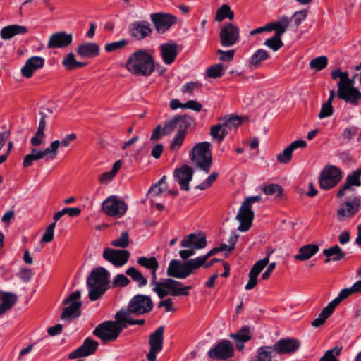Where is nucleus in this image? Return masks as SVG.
I'll return each mask as SVG.
<instances>
[{
    "label": "nucleus",
    "instance_id": "f257e3e1",
    "mask_svg": "<svg viewBox=\"0 0 361 361\" xmlns=\"http://www.w3.org/2000/svg\"><path fill=\"white\" fill-rule=\"evenodd\" d=\"M300 346V342L296 338H281L273 345L259 347L257 350L256 358L250 361H272L274 353L278 355H291L295 353Z\"/></svg>",
    "mask_w": 361,
    "mask_h": 361
},
{
    "label": "nucleus",
    "instance_id": "f03ea898",
    "mask_svg": "<svg viewBox=\"0 0 361 361\" xmlns=\"http://www.w3.org/2000/svg\"><path fill=\"white\" fill-rule=\"evenodd\" d=\"M125 67L131 74L145 77L151 75L155 68L153 56L145 49H138L132 53Z\"/></svg>",
    "mask_w": 361,
    "mask_h": 361
},
{
    "label": "nucleus",
    "instance_id": "7ed1b4c3",
    "mask_svg": "<svg viewBox=\"0 0 361 361\" xmlns=\"http://www.w3.org/2000/svg\"><path fill=\"white\" fill-rule=\"evenodd\" d=\"M331 75L333 80L340 79L337 85L338 98L353 106H357L361 101V92L354 87V80L349 78L348 72L336 69L331 71Z\"/></svg>",
    "mask_w": 361,
    "mask_h": 361
},
{
    "label": "nucleus",
    "instance_id": "20e7f679",
    "mask_svg": "<svg viewBox=\"0 0 361 361\" xmlns=\"http://www.w3.org/2000/svg\"><path fill=\"white\" fill-rule=\"evenodd\" d=\"M110 274L102 267L94 269L87 279L89 288L88 296L91 301H95L101 298L109 288Z\"/></svg>",
    "mask_w": 361,
    "mask_h": 361
},
{
    "label": "nucleus",
    "instance_id": "39448f33",
    "mask_svg": "<svg viewBox=\"0 0 361 361\" xmlns=\"http://www.w3.org/2000/svg\"><path fill=\"white\" fill-rule=\"evenodd\" d=\"M115 321H106L99 324L93 331V334L103 342L114 341L118 338L124 329H126L122 322L120 312H117Z\"/></svg>",
    "mask_w": 361,
    "mask_h": 361
},
{
    "label": "nucleus",
    "instance_id": "423d86ee",
    "mask_svg": "<svg viewBox=\"0 0 361 361\" xmlns=\"http://www.w3.org/2000/svg\"><path fill=\"white\" fill-rule=\"evenodd\" d=\"M210 143L203 142L197 144L191 150L190 157L193 164L208 173L210 171L212 161Z\"/></svg>",
    "mask_w": 361,
    "mask_h": 361
},
{
    "label": "nucleus",
    "instance_id": "0eeeda50",
    "mask_svg": "<svg viewBox=\"0 0 361 361\" xmlns=\"http://www.w3.org/2000/svg\"><path fill=\"white\" fill-rule=\"evenodd\" d=\"M199 268L195 258L186 259L184 262L172 259L169 262L166 273L171 277L184 279L194 274Z\"/></svg>",
    "mask_w": 361,
    "mask_h": 361
},
{
    "label": "nucleus",
    "instance_id": "6e6552de",
    "mask_svg": "<svg viewBox=\"0 0 361 361\" xmlns=\"http://www.w3.org/2000/svg\"><path fill=\"white\" fill-rule=\"evenodd\" d=\"M180 245L186 249L179 251L180 257L183 260H186L195 254V250L207 246L206 236L202 233H190L183 238Z\"/></svg>",
    "mask_w": 361,
    "mask_h": 361
},
{
    "label": "nucleus",
    "instance_id": "1a4fd4ad",
    "mask_svg": "<svg viewBox=\"0 0 361 361\" xmlns=\"http://www.w3.org/2000/svg\"><path fill=\"white\" fill-rule=\"evenodd\" d=\"M153 307L154 304L150 296L137 294L129 300L127 308H121L118 312H126L140 316L150 312Z\"/></svg>",
    "mask_w": 361,
    "mask_h": 361
},
{
    "label": "nucleus",
    "instance_id": "9d476101",
    "mask_svg": "<svg viewBox=\"0 0 361 361\" xmlns=\"http://www.w3.org/2000/svg\"><path fill=\"white\" fill-rule=\"evenodd\" d=\"M81 292L76 290L70 294L63 301V305H67L62 310L61 319L62 320L74 319L81 315L82 303L80 301Z\"/></svg>",
    "mask_w": 361,
    "mask_h": 361
},
{
    "label": "nucleus",
    "instance_id": "9b49d317",
    "mask_svg": "<svg viewBox=\"0 0 361 361\" xmlns=\"http://www.w3.org/2000/svg\"><path fill=\"white\" fill-rule=\"evenodd\" d=\"M342 178L341 169L334 165L326 166L319 176V186L327 190L335 187Z\"/></svg>",
    "mask_w": 361,
    "mask_h": 361
},
{
    "label": "nucleus",
    "instance_id": "f8f14e48",
    "mask_svg": "<svg viewBox=\"0 0 361 361\" xmlns=\"http://www.w3.org/2000/svg\"><path fill=\"white\" fill-rule=\"evenodd\" d=\"M234 347L231 341L223 339L211 348L207 356L214 360H226L234 356Z\"/></svg>",
    "mask_w": 361,
    "mask_h": 361
},
{
    "label": "nucleus",
    "instance_id": "ddd939ff",
    "mask_svg": "<svg viewBox=\"0 0 361 361\" xmlns=\"http://www.w3.org/2000/svg\"><path fill=\"white\" fill-rule=\"evenodd\" d=\"M361 198L359 196H354L352 198L341 204L337 210L336 217L339 221H344L346 219L355 216L360 210Z\"/></svg>",
    "mask_w": 361,
    "mask_h": 361
},
{
    "label": "nucleus",
    "instance_id": "4468645a",
    "mask_svg": "<svg viewBox=\"0 0 361 361\" xmlns=\"http://www.w3.org/2000/svg\"><path fill=\"white\" fill-rule=\"evenodd\" d=\"M221 44L224 47L233 46L240 38L239 28L231 23H225L219 32Z\"/></svg>",
    "mask_w": 361,
    "mask_h": 361
},
{
    "label": "nucleus",
    "instance_id": "2eb2a0df",
    "mask_svg": "<svg viewBox=\"0 0 361 361\" xmlns=\"http://www.w3.org/2000/svg\"><path fill=\"white\" fill-rule=\"evenodd\" d=\"M102 209L108 216L121 217L126 213L127 206L123 201L111 196L104 200Z\"/></svg>",
    "mask_w": 361,
    "mask_h": 361
},
{
    "label": "nucleus",
    "instance_id": "dca6fc26",
    "mask_svg": "<svg viewBox=\"0 0 361 361\" xmlns=\"http://www.w3.org/2000/svg\"><path fill=\"white\" fill-rule=\"evenodd\" d=\"M151 20L159 33H164L169 27L176 24L177 18L169 13H156L151 15Z\"/></svg>",
    "mask_w": 361,
    "mask_h": 361
},
{
    "label": "nucleus",
    "instance_id": "f3484780",
    "mask_svg": "<svg viewBox=\"0 0 361 361\" xmlns=\"http://www.w3.org/2000/svg\"><path fill=\"white\" fill-rule=\"evenodd\" d=\"M103 257L116 267H121L125 264L129 257L130 252L126 250H114L106 248L102 255Z\"/></svg>",
    "mask_w": 361,
    "mask_h": 361
},
{
    "label": "nucleus",
    "instance_id": "a211bd4d",
    "mask_svg": "<svg viewBox=\"0 0 361 361\" xmlns=\"http://www.w3.org/2000/svg\"><path fill=\"white\" fill-rule=\"evenodd\" d=\"M193 173L192 169L186 164L183 165L180 168H178L174 171L173 177L179 183L182 190H189V183L192 178Z\"/></svg>",
    "mask_w": 361,
    "mask_h": 361
},
{
    "label": "nucleus",
    "instance_id": "6ab92c4d",
    "mask_svg": "<svg viewBox=\"0 0 361 361\" xmlns=\"http://www.w3.org/2000/svg\"><path fill=\"white\" fill-rule=\"evenodd\" d=\"M236 219L240 223L238 226V230L242 232L247 231L252 226L254 219V212L251 209V207L243 202L236 216Z\"/></svg>",
    "mask_w": 361,
    "mask_h": 361
},
{
    "label": "nucleus",
    "instance_id": "aec40b11",
    "mask_svg": "<svg viewBox=\"0 0 361 361\" xmlns=\"http://www.w3.org/2000/svg\"><path fill=\"white\" fill-rule=\"evenodd\" d=\"M72 42V34H68L66 32H59L51 35L47 47L49 49H63L71 45Z\"/></svg>",
    "mask_w": 361,
    "mask_h": 361
},
{
    "label": "nucleus",
    "instance_id": "412c9836",
    "mask_svg": "<svg viewBox=\"0 0 361 361\" xmlns=\"http://www.w3.org/2000/svg\"><path fill=\"white\" fill-rule=\"evenodd\" d=\"M361 169H357L349 173L346 178L345 184L337 192L336 196L341 198L345 195L348 190L353 191V186L360 187L361 185Z\"/></svg>",
    "mask_w": 361,
    "mask_h": 361
},
{
    "label": "nucleus",
    "instance_id": "4be33fe9",
    "mask_svg": "<svg viewBox=\"0 0 361 361\" xmlns=\"http://www.w3.org/2000/svg\"><path fill=\"white\" fill-rule=\"evenodd\" d=\"M129 32L132 37L142 40L152 33V29L150 27L149 22H135L130 25Z\"/></svg>",
    "mask_w": 361,
    "mask_h": 361
},
{
    "label": "nucleus",
    "instance_id": "5701e85b",
    "mask_svg": "<svg viewBox=\"0 0 361 361\" xmlns=\"http://www.w3.org/2000/svg\"><path fill=\"white\" fill-rule=\"evenodd\" d=\"M45 63L44 58L40 56H32L29 58L21 68L23 76L30 78L33 75L35 71L42 68Z\"/></svg>",
    "mask_w": 361,
    "mask_h": 361
},
{
    "label": "nucleus",
    "instance_id": "b1692460",
    "mask_svg": "<svg viewBox=\"0 0 361 361\" xmlns=\"http://www.w3.org/2000/svg\"><path fill=\"white\" fill-rule=\"evenodd\" d=\"M161 56L163 61L171 64L178 55V45L176 43H165L160 46Z\"/></svg>",
    "mask_w": 361,
    "mask_h": 361
},
{
    "label": "nucleus",
    "instance_id": "393cba45",
    "mask_svg": "<svg viewBox=\"0 0 361 361\" xmlns=\"http://www.w3.org/2000/svg\"><path fill=\"white\" fill-rule=\"evenodd\" d=\"M99 46L94 42H86L80 44L76 52L81 58H94L99 54Z\"/></svg>",
    "mask_w": 361,
    "mask_h": 361
},
{
    "label": "nucleus",
    "instance_id": "a878e982",
    "mask_svg": "<svg viewBox=\"0 0 361 361\" xmlns=\"http://www.w3.org/2000/svg\"><path fill=\"white\" fill-rule=\"evenodd\" d=\"M306 146L307 143L305 140H298L293 141L288 147H286L281 153L277 155V160L280 163L287 164L290 161L294 149L297 148H305Z\"/></svg>",
    "mask_w": 361,
    "mask_h": 361
},
{
    "label": "nucleus",
    "instance_id": "bb28decb",
    "mask_svg": "<svg viewBox=\"0 0 361 361\" xmlns=\"http://www.w3.org/2000/svg\"><path fill=\"white\" fill-rule=\"evenodd\" d=\"M168 290H170V295L172 296H187L189 295V290L192 288L191 286H185L178 281L172 279H167Z\"/></svg>",
    "mask_w": 361,
    "mask_h": 361
},
{
    "label": "nucleus",
    "instance_id": "cd10ccee",
    "mask_svg": "<svg viewBox=\"0 0 361 361\" xmlns=\"http://www.w3.org/2000/svg\"><path fill=\"white\" fill-rule=\"evenodd\" d=\"M265 261H257L252 267L249 273V280L245 288L246 290H251L254 288L257 284V276L260 272L265 268Z\"/></svg>",
    "mask_w": 361,
    "mask_h": 361
},
{
    "label": "nucleus",
    "instance_id": "c85d7f7f",
    "mask_svg": "<svg viewBox=\"0 0 361 361\" xmlns=\"http://www.w3.org/2000/svg\"><path fill=\"white\" fill-rule=\"evenodd\" d=\"M28 32L26 26L11 25L4 27L1 30V37L3 39H10L16 35H24Z\"/></svg>",
    "mask_w": 361,
    "mask_h": 361
},
{
    "label": "nucleus",
    "instance_id": "c756f323",
    "mask_svg": "<svg viewBox=\"0 0 361 361\" xmlns=\"http://www.w3.org/2000/svg\"><path fill=\"white\" fill-rule=\"evenodd\" d=\"M164 326L158 327L149 338V343L151 349L161 351L164 343Z\"/></svg>",
    "mask_w": 361,
    "mask_h": 361
},
{
    "label": "nucleus",
    "instance_id": "7c9ffc66",
    "mask_svg": "<svg viewBox=\"0 0 361 361\" xmlns=\"http://www.w3.org/2000/svg\"><path fill=\"white\" fill-rule=\"evenodd\" d=\"M17 296L12 293L0 291V315L12 308L17 302Z\"/></svg>",
    "mask_w": 361,
    "mask_h": 361
},
{
    "label": "nucleus",
    "instance_id": "2f4dec72",
    "mask_svg": "<svg viewBox=\"0 0 361 361\" xmlns=\"http://www.w3.org/2000/svg\"><path fill=\"white\" fill-rule=\"evenodd\" d=\"M323 255L326 257V259L324 260L325 264H327L331 261L342 260L345 257V253L338 245L324 249L323 250Z\"/></svg>",
    "mask_w": 361,
    "mask_h": 361
},
{
    "label": "nucleus",
    "instance_id": "473e14b6",
    "mask_svg": "<svg viewBox=\"0 0 361 361\" xmlns=\"http://www.w3.org/2000/svg\"><path fill=\"white\" fill-rule=\"evenodd\" d=\"M137 262L141 267L149 270L152 279H157L156 272L159 268V262L155 257H140L137 259Z\"/></svg>",
    "mask_w": 361,
    "mask_h": 361
},
{
    "label": "nucleus",
    "instance_id": "72a5a7b5",
    "mask_svg": "<svg viewBox=\"0 0 361 361\" xmlns=\"http://www.w3.org/2000/svg\"><path fill=\"white\" fill-rule=\"evenodd\" d=\"M319 251V246L315 244H308L299 249L298 254L294 256L297 260L305 261L310 259Z\"/></svg>",
    "mask_w": 361,
    "mask_h": 361
},
{
    "label": "nucleus",
    "instance_id": "f704fd0d",
    "mask_svg": "<svg viewBox=\"0 0 361 361\" xmlns=\"http://www.w3.org/2000/svg\"><path fill=\"white\" fill-rule=\"evenodd\" d=\"M289 24V18L286 16H283L276 22L269 23V25L270 31L274 30L275 33L282 35L286 31Z\"/></svg>",
    "mask_w": 361,
    "mask_h": 361
},
{
    "label": "nucleus",
    "instance_id": "c9c22d12",
    "mask_svg": "<svg viewBox=\"0 0 361 361\" xmlns=\"http://www.w3.org/2000/svg\"><path fill=\"white\" fill-rule=\"evenodd\" d=\"M62 65L67 71H72L86 66L85 63L76 61L73 52H69L63 59Z\"/></svg>",
    "mask_w": 361,
    "mask_h": 361
},
{
    "label": "nucleus",
    "instance_id": "e433bc0d",
    "mask_svg": "<svg viewBox=\"0 0 361 361\" xmlns=\"http://www.w3.org/2000/svg\"><path fill=\"white\" fill-rule=\"evenodd\" d=\"M168 281L167 279L162 282L157 281V279L152 280L151 285L153 286L152 290L154 291L159 298L162 299L164 297L170 295V290L167 288Z\"/></svg>",
    "mask_w": 361,
    "mask_h": 361
},
{
    "label": "nucleus",
    "instance_id": "4c0bfd02",
    "mask_svg": "<svg viewBox=\"0 0 361 361\" xmlns=\"http://www.w3.org/2000/svg\"><path fill=\"white\" fill-rule=\"evenodd\" d=\"M269 56V54L266 50L258 49L252 55L249 61L250 66L259 68L262 62L267 60Z\"/></svg>",
    "mask_w": 361,
    "mask_h": 361
},
{
    "label": "nucleus",
    "instance_id": "58836bf2",
    "mask_svg": "<svg viewBox=\"0 0 361 361\" xmlns=\"http://www.w3.org/2000/svg\"><path fill=\"white\" fill-rule=\"evenodd\" d=\"M334 310L328 304L323 308L319 315V317L311 322V325L314 328H318L323 325L325 321L333 314Z\"/></svg>",
    "mask_w": 361,
    "mask_h": 361
},
{
    "label": "nucleus",
    "instance_id": "ea45409f",
    "mask_svg": "<svg viewBox=\"0 0 361 361\" xmlns=\"http://www.w3.org/2000/svg\"><path fill=\"white\" fill-rule=\"evenodd\" d=\"M234 18V13L228 4H223L216 11L215 16V20L221 22L225 18L233 20Z\"/></svg>",
    "mask_w": 361,
    "mask_h": 361
},
{
    "label": "nucleus",
    "instance_id": "a19ab883",
    "mask_svg": "<svg viewBox=\"0 0 361 361\" xmlns=\"http://www.w3.org/2000/svg\"><path fill=\"white\" fill-rule=\"evenodd\" d=\"M166 189V176H164L159 181L152 185L148 190V195L157 197Z\"/></svg>",
    "mask_w": 361,
    "mask_h": 361
},
{
    "label": "nucleus",
    "instance_id": "79ce46f5",
    "mask_svg": "<svg viewBox=\"0 0 361 361\" xmlns=\"http://www.w3.org/2000/svg\"><path fill=\"white\" fill-rule=\"evenodd\" d=\"M228 133L222 123L212 126L210 129V135L219 142H222Z\"/></svg>",
    "mask_w": 361,
    "mask_h": 361
},
{
    "label": "nucleus",
    "instance_id": "37998d69",
    "mask_svg": "<svg viewBox=\"0 0 361 361\" xmlns=\"http://www.w3.org/2000/svg\"><path fill=\"white\" fill-rule=\"evenodd\" d=\"M126 274L130 276L131 279L138 284L139 287H143L147 283V281L143 274L134 267L128 268L126 271Z\"/></svg>",
    "mask_w": 361,
    "mask_h": 361
},
{
    "label": "nucleus",
    "instance_id": "c03bdc74",
    "mask_svg": "<svg viewBox=\"0 0 361 361\" xmlns=\"http://www.w3.org/2000/svg\"><path fill=\"white\" fill-rule=\"evenodd\" d=\"M59 147V140H54L50 144L49 147L44 150H39L42 159L47 157V159H54L57 155Z\"/></svg>",
    "mask_w": 361,
    "mask_h": 361
},
{
    "label": "nucleus",
    "instance_id": "a18cd8bd",
    "mask_svg": "<svg viewBox=\"0 0 361 361\" xmlns=\"http://www.w3.org/2000/svg\"><path fill=\"white\" fill-rule=\"evenodd\" d=\"M81 209L78 207H66L54 214V222H56L64 215L68 214L71 217L78 216L80 214Z\"/></svg>",
    "mask_w": 361,
    "mask_h": 361
},
{
    "label": "nucleus",
    "instance_id": "49530a36",
    "mask_svg": "<svg viewBox=\"0 0 361 361\" xmlns=\"http://www.w3.org/2000/svg\"><path fill=\"white\" fill-rule=\"evenodd\" d=\"M355 293L353 287L342 289L338 295L334 298L329 305L334 309L345 298H348L352 294Z\"/></svg>",
    "mask_w": 361,
    "mask_h": 361
},
{
    "label": "nucleus",
    "instance_id": "de8ad7c7",
    "mask_svg": "<svg viewBox=\"0 0 361 361\" xmlns=\"http://www.w3.org/2000/svg\"><path fill=\"white\" fill-rule=\"evenodd\" d=\"M230 337L235 341L247 342L251 339L250 328L245 326L237 333L231 334Z\"/></svg>",
    "mask_w": 361,
    "mask_h": 361
},
{
    "label": "nucleus",
    "instance_id": "09e8293b",
    "mask_svg": "<svg viewBox=\"0 0 361 361\" xmlns=\"http://www.w3.org/2000/svg\"><path fill=\"white\" fill-rule=\"evenodd\" d=\"M226 247V244L222 243L219 247H214V248L212 249L206 255L196 257L195 259H196V261H197L200 268L205 264L207 260L210 257H212L214 255H216V253H218L219 252L225 251Z\"/></svg>",
    "mask_w": 361,
    "mask_h": 361
},
{
    "label": "nucleus",
    "instance_id": "8fccbe9b",
    "mask_svg": "<svg viewBox=\"0 0 361 361\" xmlns=\"http://www.w3.org/2000/svg\"><path fill=\"white\" fill-rule=\"evenodd\" d=\"M176 122L178 130L185 133V130L194 123V120L189 116L183 115L176 117Z\"/></svg>",
    "mask_w": 361,
    "mask_h": 361
},
{
    "label": "nucleus",
    "instance_id": "3c124183",
    "mask_svg": "<svg viewBox=\"0 0 361 361\" xmlns=\"http://www.w3.org/2000/svg\"><path fill=\"white\" fill-rule=\"evenodd\" d=\"M281 36L282 35L274 33V36L267 39L264 42V44L273 51H276L283 46V42L281 39Z\"/></svg>",
    "mask_w": 361,
    "mask_h": 361
},
{
    "label": "nucleus",
    "instance_id": "603ef678",
    "mask_svg": "<svg viewBox=\"0 0 361 361\" xmlns=\"http://www.w3.org/2000/svg\"><path fill=\"white\" fill-rule=\"evenodd\" d=\"M42 159L39 149L32 148L31 153L25 156L23 159V166L27 168L32 165L34 161H37Z\"/></svg>",
    "mask_w": 361,
    "mask_h": 361
},
{
    "label": "nucleus",
    "instance_id": "864d4df0",
    "mask_svg": "<svg viewBox=\"0 0 361 361\" xmlns=\"http://www.w3.org/2000/svg\"><path fill=\"white\" fill-rule=\"evenodd\" d=\"M342 349V346L336 345L334 348L326 351L320 358V361H338L336 357L341 355Z\"/></svg>",
    "mask_w": 361,
    "mask_h": 361
},
{
    "label": "nucleus",
    "instance_id": "5fc2aeb1",
    "mask_svg": "<svg viewBox=\"0 0 361 361\" xmlns=\"http://www.w3.org/2000/svg\"><path fill=\"white\" fill-rule=\"evenodd\" d=\"M262 191L267 195H276V197H279L282 196L283 189L278 184L271 183L264 186Z\"/></svg>",
    "mask_w": 361,
    "mask_h": 361
},
{
    "label": "nucleus",
    "instance_id": "6e6d98bb",
    "mask_svg": "<svg viewBox=\"0 0 361 361\" xmlns=\"http://www.w3.org/2000/svg\"><path fill=\"white\" fill-rule=\"evenodd\" d=\"M328 59L326 56H321L312 59L310 63V67L317 71H321L326 67Z\"/></svg>",
    "mask_w": 361,
    "mask_h": 361
},
{
    "label": "nucleus",
    "instance_id": "4d7b16f0",
    "mask_svg": "<svg viewBox=\"0 0 361 361\" xmlns=\"http://www.w3.org/2000/svg\"><path fill=\"white\" fill-rule=\"evenodd\" d=\"M120 314L122 318L123 323L126 325V328L128 325H143L145 322V319H134L132 318V315L133 314L128 313L126 312H120Z\"/></svg>",
    "mask_w": 361,
    "mask_h": 361
},
{
    "label": "nucleus",
    "instance_id": "13d9d810",
    "mask_svg": "<svg viewBox=\"0 0 361 361\" xmlns=\"http://www.w3.org/2000/svg\"><path fill=\"white\" fill-rule=\"evenodd\" d=\"M185 137V133L182 130H178L175 137L171 141L170 148L172 151H177L182 146Z\"/></svg>",
    "mask_w": 361,
    "mask_h": 361
},
{
    "label": "nucleus",
    "instance_id": "bf43d9fd",
    "mask_svg": "<svg viewBox=\"0 0 361 361\" xmlns=\"http://www.w3.org/2000/svg\"><path fill=\"white\" fill-rule=\"evenodd\" d=\"M224 66L221 63H217L209 67L207 70V75L211 78H220L223 75Z\"/></svg>",
    "mask_w": 361,
    "mask_h": 361
},
{
    "label": "nucleus",
    "instance_id": "052dcab7",
    "mask_svg": "<svg viewBox=\"0 0 361 361\" xmlns=\"http://www.w3.org/2000/svg\"><path fill=\"white\" fill-rule=\"evenodd\" d=\"M128 44V42L125 39H122L117 42L106 44L104 49L106 52H114L116 50L123 49Z\"/></svg>",
    "mask_w": 361,
    "mask_h": 361
},
{
    "label": "nucleus",
    "instance_id": "680f3d73",
    "mask_svg": "<svg viewBox=\"0 0 361 361\" xmlns=\"http://www.w3.org/2000/svg\"><path fill=\"white\" fill-rule=\"evenodd\" d=\"M111 245L118 247L125 248L129 244L128 233L126 231L122 232L118 239L111 243Z\"/></svg>",
    "mask_w": 361,
    "mask_h": 361
},
{
    "label": "nucleus",
    "instance_id": "e2e57ef3",
    "mask_svg": "<svg viewBox=\"0 0 361 361\" xmlns=\"http://www.w3.org/2000/svg\"><path fill=\"white\" fill-rule=\"evenodd\" d=\"M130 280L124 274H119L115 276L113 282L112 287H126L130 283Z\"/></svg>",
    "mask_w": 361,
    "mask_h": 361
},
{
    "label": "nucleus",
    "instance_id": "0e129e2a",
    "mask_svg": "<svg viewBox=\"0 0 361 361\" xmlns=\"http://www.w3.org/2000/svg\"><path fill=\"white\" fill-rule=\"evenodd\" d=\"M218 175L217 172H212L204 182L195 186V188L201 190L207 189L216 181Z\"/></svg>",
    "mask_w": 361,
    "mask_h": 361
},
{
    "label": "nucleus",
    "instance_id": "69168bd1",
    "mask_svg": "<svg viewBox=\"0 0 361 361\" xmlns=\"http://www.w3.org/2000/svg\"><path fill=\"white\" fill-rule=\"evenodd\" d=\"M222 124L226 130L227 128H235L241 124V120L240 118L237 116H230L228 118H225Z\"/></svg>",
    "mask_w": 361,
    "mask_h": 361
},
{
    "label": "nucleus",
    "instance_id": "338daca9",
    "mask_svg": "<svg viewBox=\"0 0 361 361\" xmlns=\"http://www.w3.org/2000/svg\"><path fill=\"white\" fill-rule=\"evenodd\" d=\"M83 347L86 348L87 353H90V355L94 354L95 351L97 350L99 343L97 341H94L91 338H87L85 339L83 344Z\"/></svg>",
    "mask_w": 361,
    "mask_h": 361
},
{
    "label": "nucleus",
    "instance_id": "774afa93",
    "mask_svg": "<svg viewBox=\"0 0 361 361\" xmlns=\"http://www.w3.org/2000/svg\"><path fill=\"white\" fill-rule=\"evenodd\" d=\"M334 113L332 104L329 102H324L321 108L320 112L318 115L319 118H324L331 116Z\"/></svg>",
    "mask_w": 361,
    "mask_h": 361
}]
</instances>
